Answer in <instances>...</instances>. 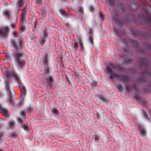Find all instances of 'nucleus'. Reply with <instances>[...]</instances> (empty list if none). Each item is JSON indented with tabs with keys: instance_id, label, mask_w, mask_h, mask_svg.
<instances>
[{
	"instance_id": "obj_1",
	"label": "nucleus",
	"mask_w": 151,
	"mask_h": 151,
	"mask_svg": "<svg viewBox=\"0 0 151 151\" xmlns=\"http://www.w3.org/2000/svg\"><path fill=\"white\" fill-rule=\"evenodd\" d=\"M23 42V41L22 38L19 39L17 43L14 39H12L10 41L11 44L16 50L13 54L15 62L18 67L21 68L24 67L26 63L25 60L22 58L24 55V53L22 51H18V50L22 47Z\"/></svg>"
},
{
	"instance_id": "obj_2",
	"label": "nucleus",
	"mask_w": 151,
	"mask_h": 151,
	"mask_svg": "<svg viewBox=\"0 0 151 151\" xmlns=\"http://www.w3.org/2000/svg\"><path fill=\"white\" fill-rule=\"evenodd\" d=\"M6 76L7 78V81L5 83L6 90L7 93H9L10 97L12 96V93L9 84V81L10 80V77L14 78L18 83H19L20 82V80L18 75L14 71H6Z\"/></svg>"
},
{
	"instance_id": "obj_3",
	"label": "nucleus",
	"mask_w": 151,
	"mask_h": 151,
	"mask_svg": "<svg viewBox=\"0 0 151 151\" xmlns=\"http://www.w3.org/2000/svg\"><path fill=\"white\" fill-rule=\"evenodd\" d=\"M140 60L141 63L145 66L144 69L145 70V72L142 73L143 77L146 78L151 77V72H147L148 70V65H149L147 59L145 58H140Z\"/></svg>"
},
{
	"instance_id": "obj_4",
	"label": "nucleus",
	"mask_w": 151,
	"mask_h": 151,
	"mask_svg": "<svg viewBox=\"0 0 151 151\" xmlns=\"http://www.w3.org/2000/svg\"><path fill=\"white\" fill-rule=\"evenodd\" d=\"M126 90L128 91H130L132 92L134 91L135 92V96L136 99L139 100L140 97L138 95V93L140 92V91L136 87V86L135 84H133L132 86L130 85H127L126 87Z\"/></svg>"
},
{
	"instance_id": "obj_5",
	"label": "nucleus",
	"mask_w": 151,
	"mask_h": 151,
	"mask_svg": "<svg viewBox=\"0 0 151 151\" xmlns=\"http://www.w3.org/2000/svg\"><path fill=\"white\" fill-rule=\"evenodd\" d=\"M9 30V28L7 26L1 27L0 28V36L4 38L7 37Z\"/></svg>"
},
{
	"instance_id": "obj_6",
	"label": "nucleus",
	"mask_w": 151,
	"mask_h": 151,
	"mask_svg": "<svg viewBox=\"0 0 151 151\" xmlns=\"http://www.w3.org/2000/svg\"><path fill=\"white\" fill-rule=\"evenodd\" d=\"M113 63H110L109 65L107 67V72L106 73L108 75L109 79L112 81H113Z\"/></svg>"
},
{
	"instance_id": "obj_7",
	"label": "nucleus",
	"mask_w": 151,
	"mask_h": 151,
	"mask_svg": "<svg viewBox=\"0 0 151 151\" xmlns=\"http://www.w3.org/2000/svg\"><path fill=\"white\" fill-rule=\"evenodd\" d=\"M10 103L14 107L21 106L23 104L22 102L19 99H12V96L10 98Z\"/></svg>"
},
{
	"instance_id": "obj_8",
	"label": "nucleus",
	"mask_w": 151,
	"mask_h": 151,
	"mask_svg": "<svg viewBox=\"0 0 151 151\" xmlns=\"http://www.w3.org/2000/svg\"><path fill=\"white\" fill-rule=\"evenodd\" d=\"M45 80L47 83V86L51 88L53 86V78L51 76H49L46 77Z\"/></svg>"
},
{
	"instance_id": "obj_9",
	"label": "nucleus",
	"mask_w": 151,
	"mask_h": 151,
	"mask_svg": "<svg viewBox=\"0 0 151 151\" xmlns=\"http://www.w3.org/2000/svg\"><path fill=\"white\" fill-rule=\"evenodd\" d=\"M21 10L22 11V12L20 16L21 23L22 24L25 18L26 13V7H24L23 9H22Z\"/></svg>"
},
{
	"instance_id": "obj_10",
	"label": "nucleus",
	"mask_w": 151,
	"mask_h": 151,
	"mask_svg": "<svg viewBox=\"0 0 151 151\" xmlns=\"http://www.w3.org/2000/svg\"><path fill=\"white\" fill-rule=\"evenodd\" d=\"M0 112L6 117H7L8 116V110L6 108L3 107L2 105L0 104Z\"/></svg>"
},
{
	"instance_id": "obj_11",
	"label": "nucleus",
	"mask_w": 151,
	"mask_h": 151,
	"mask_svg": "<svg viewBox=\"0 0 151 151\" xmlns=\"http://www.w3.org/2000/svg\"><path fill=\"white\" fill-rule=\"evenodd\" d=\"M110 7L109 8L110 12L112 15H113V0H107Z\"/></svg>"
},
{
	"instance_id": "obj_12",
	"label": "nucleus",
	"mask_w": 151,
	"mask_h": 151,
	"mask_svg": "<svg viewBox=\"0 0 151 151\" xmlns=\"http://www.w3.org/2000/svg\"><path fill=\"white\" fill-rule=\"evenodd\" d=\"M3 14L7 19H9L11 17V13L9 10L7 9H5L3 11Z\"/></svg>"
},
{
	"instance_id": "obj_13",
	"label": "nucleus",
	"mask_w": 151,
	"mask_h": 151,
	"mask_svg": "<svg viewBox=\"0 0 151 151\" xmlns=\"http://www.w3.org/2000/svg\"><path fill=\"white\" fill-rule=\"evenodd\" d=\"M47 55L45 54L44 55L43 58L42 59V61L43 62L44 66H48V61L47 60Z\"/></svg>"
},
{
	"instance_id": "obj_14",
	"label": "nucleus",
	"mask_w": 151,
	"mask_h": 151,
	"mask_svg": "<svg viewBox=\"0 0 151 151\" xmlns=\"http://www.w3.org/2000/svg\"><path fill=\"white\" fill-rule=\"evenodd\" d=\"M21 90V94L20 95V97H24L25 96L26 94V88L24 86H21L19 87Z\"/></svg>"
},
{
	"instance_id": "obj_15",
	"label": "nucleus",
	"mask_w": 151,
	"mask_h": 151,
	"mask_svg": "<svg viewBox=\"0 0 151 151\" xmlns=\"http://www.w3.org/2000/svg\"><path fill=\"white\" fill-rule=\"evenodd\" d=\"M89 33L90 35L88 36V40L91 43L92 45L93 44V32L92 29H90L89 32Z\"/></svg>"
},
{
	"instance_id": "obj_16",
	"label": "nucleus",
	"mask_w": 151,
	"mask_h": 151,
	"mask_svg": "<svg viewBox=\"0 0 151 151\" xmlns=\"http://www.w3.org/2000/svg\"><path fill=\"white\" fill-rule=\"evenodd\" d=\"M120 79L123 82H127L129 79V76H125L123 75H121L119 76Z\"/></svg>"
},
{
	"instance_id": "obj_17",
	"label": "nucleus",
	"mask_w": 151,
	"mask_h": 151,
	"mask_svg": "<svg viewBox=\"0 0 151 151\" xmlns=\"http://www.w3.org/2000/svg\"><path fill=\"white\" fill-rule=\"evenodd\" d=\"M135 80L139 83H142L145 82V80L142 77H137L136 78Z\"/></svg>"
},
{
	"instance_id": "obj_18",
	"label": "nucleus",
	"mask_w": 151,
	"mask_h": 151,
	"mask_svg": "<svg viewBox=\"0 0 151 151\" xmlns=\"http://www.w3.org/2000/svg\"><path fill=\"white\" fill-rule=\"evenodd\" d=\"M117 7L119 9L121 12H124L125 10L124 7L122 4L119 3L117 4Z\"/></svg>"
},
{
	"instance_id": "obj_19",
	"label": "nucleus",
	"mask_w": 151,
	"mask_h": 151,
	"mask_svg": "<svg viewBox=\"0 0 151 151\" xmlns=\"http://www.w3.org/2000/svg\"><path fill=\"white\" fill-rule=\"evenodd\" d=\"M23 0L18 1L17 3V6L18 8L21 7L24 5Z\"/></svg>"
},
{
	"instance_id": "obj_20",
	"label": "nucleus",
	"mask_w": 151,
	"mask_h": 151,
	"mask_svg": "<svg viewBox=\"0 0 151 151\" xmlns=\"http://www.w3.org/2000/svg\"><path fill=\"white\" fill-rule=\"evenodd\" d=\"M72 45L75 51H77L78 50V45L77 42L75 40H74V42L72 43Z\"/></svg>"
},
{
	"instance_id": "obj_21",
	"label": "nucleus",
	"mask_w": 151,
	"mask_h": 151,
	"mask_svg": "<svg viewBox=\"0 0 151 151\" xmlns=\"http://www.w3.org/2000/svg\"><path fill=\"white\" fill-rule=\"evenodd\" d=\"M140 134L143 137H144L146 134V132L145 129L143 128L140 129Z\"/></svg>"
},
{
	"instance_id": "obj_22",
	"label": "nucleus",
	"mask_w": 151,
	"mask_h": 151,
	"mask_svg": "<svg viewBox=\"0 0 151 151\" xmlns=\"http://www.w3.org/2000/svg\"><path fill=\"white\" fill-rule=\"evenodd\" d=\"M131 6L132 10L133 11H135L137 10V8L135 3H132L131 4Z\"/></svg>"
},
{
	"instance_id": "obj_23",
	"label": "nucleus",
	"mask_w": 151,
	"mask_h": 151,
	"mask_svg": "<svg viewBox=\"0 0 151 151\" xmlns=\"http://www.w3.org/2000/svg\"><path fill=\"white\" fill-rule=\"evenodd\" d=\"M94 138V140L96 142H98L99 141L100 137L97 134H95L94 136H93V138Z\"/></svg>"
},
{
	"instance_id": "obj_24",
	"label": "nucleus",
	"mask_w": 151,
	"mask_h": 151,
	"mask_svg": "<svg viewBox=\"0 0 151 151\" xmlns=\"http://www.w3.org/2000/svg\"><path fill=\"white\" fill-rule=\"evenodd\" d=\"M139 18L142 23L143 24H145V20H146V18L144 14H142V17L141 16H139Z\"/></svg>"
},
{
	"instance_id": "obj_25",
	"label": "nucleus",
	"mask_w": 151,
	"mask_h": 151,
	"mask_svg": "<svg viewBox=\"0 0 151 151\" xmlns=\"http://www.w3.org/2000/svg\"><path fill=\"white\" fill-rule=\"evenodd\" d=\"M76 12L78 13H80L83 14V7L81 6H78V9L76 11Z\"/></svg>"
},
{
	"instance_id": "obj_26",
	"label": "nucleus",
	"mask_w": 151,
	"mask_h": 151,
	"mask_svg": "<svg viewBox=\"0 0 151 151\" xmlns=\"http://www.w3.org/2000/svg\"><path fill=\"white\" fill-rule=\"evenodd\" d=\"M44 73L45 75L48 74L50 73L49 69L48 67V66H44Z\"/></svg>"
},
{
	"instance_id": "obj_27",
	"label": "nucleus",
	"mask_w": 151,
	"mask_h": 151,
	"mask_svg": "<svg viewBox=\"0 0 151 151\" xmlns=\"http://www.w3.org/2000/svg\"><path fill=\"white\" fill-rule=\"evenodd\" d=\"M98 97L101 100L104 102H105L107 101V99L103 95H98Z\"/></svg>"
},
{
	"instance_id": "obj_28",
	"label": "nucleus",
	"mask_w": 151,
	"mask_h": 151,
	"mask_svg": "<svg viewBox=\"0 0 151 151\" xmlns=\"http://www.w3.org/2000/svg\"><path fill=\"white\" fill-rule=\"evenodd\" d=\"M129 42L132 44L136 47H137L138 45V42L136 41L129 40Z\"/></svg>"
},
{
	"instance_id": "obj_29",
	"label": "nucleus",
	"mask_w": 151,
	"mask_h": 151,
	"mask_svg": "<svg viewBox=\"0 0 151 151\" xmlns=\"http://www.w3.org/2000/svg\"><path fill=\"white\" fill-rule=\"evenodd\" d=\"M33 108L31 106H29L27 109V112L29 113L32 112L33 111Z\"/></svg>"
},
{
	"instance_id": "obj_30",
	"label": "nucleus",
	"mask_w": 151,
	"mask_h": 151,
	"mask_svg": "<svg viewBox=\"0 0 151 151\" xmlns=\"http://www.w3.org/2000/svg\"><path fill=\"white\" fill-rule=\"evenodd\" d=\"M99 17L101 18L100 19V21L102 22L103 21L104 19V16L103 14L102 13L101 11H100L99 12Z\"/></svg>"
},
{
	"instance_id": "obj_31",
	"label": "nucleus",
	"mask_w": 151,
	"mask_h": 151,
	"mask_svg": "<svg viewBox=\"0 0 151 151\" xmlns=\"http://www.w3.org/2000/svg\"><path fill=\"white\" fill-rule=\"evenodd\" d=\"M124 61L125 64H127L129 63H132V60L127 58L125 59L124 60Z\"/></svg>"
},
{
	"instance_id": "obj_32",
	"label": "nucleus",
	"mask_w": 151,
	"mask_h": 151,
	"mask_svg": "<svg viewBox=\"0 0 151 151\" xmlns=\"http://www.w3.org/2000/svg\"><path fill=\"white\" fill-rule=\"evenodd\" d=\"M45 38L41 37L40 39V44L42 45H43L45 43Z\"/></svg>"
},
{
	"instance_id": "obj_33",
	"label": "nucleus",
	"mask_w": 151,
	"mask_h": 151,
	"mask_svg": "<svg viewBox=\"0 0 151 151\" xmlns=\"http://www.w3.org/2000/svg\"><path fill=\"white\" fill-rule=\"evenodd\" d=\"M20 114L21 116L24 118H25L26 116V113L25 111L24 110H22L20 112Z\"/></svg>"
},
{
	"instance_id": "obj_34",
	"label": "nucleus",
	"mask_w": 151,
	"mask_h": 151,
	"mask_svg": "<svg viewBox=\"0 0 151 151\" xmlns=\"http://www.w3.org/2000/svg\"><path fill=\"white\" fill-rule=\"evenodd\" d=\"M59 11L60 13L63 15H67V14L66 13L65 11L63 9H60Z\"/></svg>"
},
{
	"instance_id": "obj_35",
	"label": "nucleus",
	"mask_w": 151,
	"mask_h": 151,
	"mask_svg": "<svg viewBox=\"0 0 151 151\" xmlns=\"http://www.w3.org/2000/svg\"><path fill=\"white\" fill-rule=\"evenodd\" d=\"M52 112L55 114H58L59 113V112L58 110L55 108H53L52 109Z\"/></svg>"
},
{
	"instance_id": "obj_36",
	"label": "nucleus",
	"mask_w": 151,
	"mask_h": 151,
	"mask_svg": "<svg viewBox=\"0 0 151 151\" xmlns=\"http://www.w3.org/2000/svg\"><path fill=\"white\" fill-rule=\"evenodd\" d=\"M116 88L120 91H122L123 90V87L121 86L120 85H117L116 86Z\"/></svg>"
},
{
	"instance_id": "obj_37",
	"label": "nucleus",
	"mask_w": 151,
	"mask_h": 151,
	"mask_svg": "<svg viewBox=\"0 0 151 151\" xmlns=\"http://www.w3.org/2000/svg\"><path fill=\"white\" fill-rule=\"evenodd\" d=\"M9 124L10 128L12 127L14 124V122L13 121H10L9 123Z\"/></svg>"
},
{
	"instance_id": "obj_38",
	"label": "nucleus",
	"mask_w": 151,
	"mask_h": 151,
	"mask_svg": "<svg viewBox=\"0 0 151 151\" xmlns=\"http://www.w3.org/2000/svg\"><path fill=\"white\" fill-rule=\"evenodd\" d=\"M48 35V33L45 30L44 32L43 37H42L43 38H46L47 37Z\"/></svg>"
},
{
	"instance_id": "obj_39",
	"label": "nucleus",
	"mask_w": 151,
	"mask_h": 151,
	"mask_svg": "<svg viewBox=\"0 0 151 151\" xmlns=\"http://www.w3.org/2000/svg\"><path fill=\"white\" fill-rule=\"evenodd\" d=\"M20 31L21 32H23L25 30V28L24 25L22 24L20 27Z\"/></svg>"
},
{
	"instance_id": "obj_40",
	"label": "nucleus",
	"mask_w": 151,
	"mask_h": 151,
	"mask_svg": "<svg viewBox=\"0 0 151 151\" xmlns=\"http://www.w3.org/2000/svg\"><path fill=\"white\" fill-rule=\"evenodd\" d=\"M142 112L143 113V116H144V117L145 118H146L147 119H148V117L146 112L143 110H142Z\"/></svg>"
},
{
	"instance_id": "obj_41",
	"label": "nucleus",
	"mask_w": 151,
	"mask_h": 151,
	"mask_svg": "<svg viewBox=\"0 0 151 151\" xmlns=\"http://www.w3.org/2000/svg\"><path fill=\"white\" fill-rule=\"evenodd\" d=\"M22 127L26 131H27L28 129V126L26 124H23L22 125Z\"/></svg>"
},
{
	"instance_id": "obj_42",
	"label": "nucleus",
	"mask_w": 151,
	"mask_h": 151,
	"mask_svg": "<svg viewBox=\"0 0 151 151\" xmlns=\"http://www.w3.org/2000/svg\"><path fill=\"white\" fill-rule=\"evenodd\" d=\"M12 34L14 37H16L17 36V32L15 30L13 31L12 32Z\"/></svg>"
},
{
	"instance_id": "obj_43",
	"label": "nucleus",
	"mask_w": 151,
	"mask_h": 151,
	"mask_svg": "<svg viewBox=\"0 0 151 151\" xmlns=\"http://www.w3.org/2000/svg\"><path fill=\"white\" fill-rule=\"evenodd\" d=\"M4 135V133L3 132H0V142H1L2 140V137Z\"/></svg>"
},
{
	"instance_id": "obj_44",
	"label": "nucleus",
	"mask_w": 151,
	"mask_h": 151,
	"mask_svg": "<svg viewBox=\"0 0 151 151\" xmlns=\"http://www.w3.org/2000/svg\"><path fill=\"white\" fill-rule=\"evenodd\" d=\"M97 84V82L96 81H93L91 84L92 87H95Z\"/></svg>"
},
{
	"instance_id": "obj_45",
	"label": "nucleus",
	"mask_w": 151,
	"mask_h": 151,
	"mask_svg": "<svg viewBox=\"0 0 151 151\" xmlns=\"http://www.w3.org/2000/svg\"><path fill=\"white\" fill-rule=\"evenodd\" d=\"M79 41V43L80 45V46H82L83 45L82 40L81 38H79L78 39Z\"/></svg>"
},
{
	"instance_id": "obj_46",
	"label": "nucleus",
	"mask_w": 151,
	"mask_h": 151,
	"mask_svg": "<svg viewBox=\"0 0 151 151\" xmlns=\"http://www.w3.org/2000/svg\"><path fill=\"white\" fill-rule=\"evenodd\" d=\"M10 27L12 28V29H14L16 27V25H15V23H12L10 25Z\"/></svg>"
},
{
	"instance_id": "obj_47",
	"label": "nucleus",
	"mask_w": 151,
	"mask_h": 151,
	"mask_svg": "<svg viewBox=\"0 0 151 151\" xmlns=\"http://www.w3.org/2000/svg\"><path fill=\"white\" fill-rule=\"evenodd\" d=\"M131 32L132 35H133L134 37L135 38L137 37V36L136 35V33L132 31H131Z\"/></svg>"
},
{
	"instance_id": "obj_48",
	"label": "nucleus",
	"mask_w": 151,
	"mask_h": 151,
	"mask_svg": "<svg viewBox=\"0 0 151 151\" xmlns=\"http://www.w3.org/2000/svg\"><path fill=\"white\" fill-rule=\"evenodd\" d=\"M10 137L12 138H16L17 137V136L15 134H11L10 135Z\"/></svg>"
},
{
	"instance_id": "obj_49",
	"label": "nucleus",
	"mask_w": 151,
	"mask_h": 151,
	"mask_svg": "<svg viewBox=\"0 0 151 151\" xmlns=\"http://www.w3.org/2000/svg\"><path fill=\"white\" fill-rule=\"evenodd\" d=\"M18 121L20 123H23V121L22 119L20 118H18Z\"/></svg>"
},
{
	"instance_id": "obj_50",
	"label": "nucleus",
	"mask_w": 151,
	"mask_h": 151,
	"mask_svg": "<svg viewBox=\"0 0 151 151\" xmlns=\"http://www.w3.org/2000/svg\"><path fill=\"white\" fill-rule=\"evenodd\" d=\"M42 0H36V2L37 4H40L41 3Z\"/></svg>"
},
{
	"instance_id": "obj_51",
	"label": "nucleus",
	"mask_w": 151,
	"mask_h": 151,
	"mask_svg": "<svg viewBox=\"0 0 151 151\" xmlns=\"http://www.w3.org/2000/svg\"><path fill=\"white\" fill-rule=\"evenodd\" d=\"M90 10L91 12H93L94 10V8L92 6L90 7Z\"/></svg>"
},
{
	"instance_id": "obj_52",
	"label": "nucleus",
	"mask_w": 151,
	"mask_h": 151,
	"mask_svg": "<svg viewBox=\"0 0 151 151\" xmlns=\"http://www.w3.org/2000/svg\"><path fill=\"white\" fill-rule=\"evenodd\" d=\"M65 24L67 27H69L70 26V25L68 23H65Z\"/></svg>"
},
{
	"instance_id": "obj_53",
	"label": "nucleus",
	"mask_w": 151,
	"mask_h": 151,
	"mask_svg": "<svg viewBox=\"0 0 151 151\" xmlns=\"http://www.w3.org/2000/svg\"><path fill=\"white\" fill-rule=\"evenodd\" d=\"M144 36L147 37H149L150 35L148 34L147 33H145L144 34Z\"/></svg>"
},
{
	"instance_id": "obj_54",
	"label": "nucleus",
	"mask_w": 151,
	"mask_h": 151,
	"mask_svg": "<svg viewBox=\"0 0 151 151\" xmlns=\"http://www.w3.org/2000/svg\"><path fill=\"white\" fill-rule=\"evenodd\" d=\"M3 96V94L2 92L0 91V98L2 97Z\"/></svg>"
},
{
	"instance_id": "obj_55",
	"label": "nucleus",
	"mask_w": 151,
	"mask_h": 151,
	"mask_svg": "<svg viewBox=\"0 0 151 151\" xmlns=\"http://www.w3.org/2000/svg\"><path fill=\"white\" fill-rule=\"evenodd\" d=\"M119 23L120 24H123L124 23V22H119Z\"/></svg>"
},
{
	"instance_id": "obj_56",
	"label": "nucleus",
	"mask_w": 151,
	"mask_h": 151,
	"mask_svg": "<svg viewBox=\"0 0 151 151\" xmlns=\"http://www.w3.org/2000/svg\"><path fill=\"white\" fill-rule=\"evenodd\" d=\"M81 46V48L83 50L84 49V47H83V45H82V46Z\"/></svg>"
},
{
	"instance_id": "obj_57",
	"label": "nucleus",
	"mask_w": 151,
	"mask_h": 151,
	"mask_svg": "<svg viewBox=\"0 0 151 151\" xmlns=\"http://www.w3.org/2000/svg\"><path fill=\"white\" fill-rule=\"evenodd\" d=\"M67 0H60L61 1L63 2V1H66Z\"/></svg>"
},
{
	"instance_id": "obj_58",
	"label": "nucleus",
	"mask_w": 151,
	"mask_h": 151,
	"mask_svg": "<svg viewBox=\"0 0 151 151\" xmlns=\"http://www.w3.org/2000/svg\"><path fill=\"white\" fill-rule=\"evenodd\" d=\"M148 19H149V20L150 21V23H151V21L150 20V18L149 17Z\"/></svg>"
},
{
	"instance_id": "obj_59",
	"label": "nucleus",
	"mask_w": 151,
	"mask_h": 151,
	"mask_svg": "<svg viewBox=\"0 0 151 151\" xmlns=\"http://www.w3.org/2000/svg\"><path fill=\"white\" fill-rule=\"evenodd\" d=\"M114 69H115V65H114Z\"/></svg>"
},
{
	"instance_id": "obj_60",
	"label": "nucleus",
	"mask_w": 151,
	"mask_h": 151,
	"mask_svg": "<svg viewBox=\"0 0 151 151\" xmlns=\"http://www.w3.org/2000/svg\"><path fill=\"white\" fill-rule=\"evenodd\" d=\"M114 76L116 75V74L115 73H114Z\"/></svg>"
},
{
	"instance_id": "obj_61",
	"label": "nucleus",
	"mask_w": 151,
	"mask_h": 151,
	"mask_svg": "<svg viewBox=\"0 0 151 151\" xmlns=\"http://www.w3.org/2000/svg\"><path fill=\"white\" fill-rule=\"evenodd\" d=\"M66 78H67V79L68 80V77H67V76H66Z\"/></svg>"
},
{
	"instance_id": "obj_62",
	"label": "nucleus",
	"mask_w": 151,
	"mask_h": 151,
	"mask_svg": "<svg viewBox=\"0 0 151 151\" xmlns=\"http://www.w3.org/2000/svg\"><path fill=\"white\" fill-rule=\"evenodd\" d=\"M144 12H145V13H146V11H145V10H144Z\"/></svg>"
},
{
	"instance_id": "obj_63",
	"label": "nucleus",
	"mask_w": 151,
	"mask_h": 151,
	"mask_svg": "<svg viewBox=\"0 0 151 151\" xmlns=\"http://www.w3.org/2000/svg\"><path fill=\"white\" fill-rule=\"evenodd\" d=\"M114 20H115V19H114Z\"/></svg>"
},
{
	"instance_id": "obj_64",
	"label": "nucleus",
	"mask_w": 151,
	"mask_h": 151,
	"mask_svg": "<svg viewBox=\"0 0 151 151\" xmlns=\"http://www.w3.org/2000/svg\"><path fill=\"white\" fill-rule=\"evenodd\" d=\"M114 12H115V10H114Z\"/></svg>"
}]
</instances>
